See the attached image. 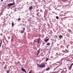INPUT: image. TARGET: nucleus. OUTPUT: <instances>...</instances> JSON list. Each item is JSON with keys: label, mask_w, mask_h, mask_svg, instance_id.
Listing matches in <instances>:
<instances>
[{"label": "nucleus", "mask_w": 73, "mask_h": 73, "mask_svg": "<svg viewBox=\"0 0 73 73\" xmlns=\"http://www.w3.org/2000/svg\"><path fill=\"white\" fill-rule=\"evenodd\" d=\"M37 65L38 66L39 68H44V67H45L46 66L45 65V64H41L40 65L39 64H37Z\"/></svg>", "instance_id": "1"}, {"label": "nucleus", "mask_w": 73, "mask_h": 73, "mask_svg": "<svg viewBox=\"0 0 73 73\" xmlns=\"http://www.w3.org/2000/svg\"><path fill=\"white\" fill-rule=\"evenodd\" d=\"M15 4V2H13V3H9L7 5V6L9 7H11L12 5H13Z\"/></svg>", "instance_id": "2"}, {"label": "nucleus", "mask_w": 73, "mask_h": 73, "mask_svg": "<svg viewBox=\"0 0 73 73\" xmlns=\"http://www.w3.org/2000/svg\"><path fill=\"white\" fill-rule=\"evenodd\" d=\"M73 63L71 64V65L70 66V67L69 68V69H70V70H71V69H72V66H73Z\"/></svg>", "instance_id": "3"}, {"label": "nucleus", "mask_w": 73, "mask_h": 73, "mask_svg": "<svg viewBox=\"0 0 73 73\" xmlns=\"http://www.w3.org/2000/svg\"><path fill=\"white\" fill-rule=\"evenodd\" d=\"M49 38H47V39H46L45 40H44V41L45 42H48V41H49Z\"/></svg>", "instance_id": "4"}, {"label": "nucleus", "mask_w": 73, "mask_h": 73, "mask_svg": "<svg viewBox=\"0 0 73 73\" xmlns=\"http://www.w3.org/2000/svg\"><path fill=\"white\" fill-rule=\"evenodd\" d=\"M40 38H39L37 40L38 44H39V43H40Z\"/></svg>", "instance_id": "5"}, {"label": "nucleus", "mask_w": 73, "mask_h": 73, "mask_svg": "<svg viewBox=\"0 0 73 73\" xmlns=\"http://www.w3.org/2000/svg\"><path fill=\"white\" fill-rule=\"evenodd\" d=\"M40 50H38V52L36 54L37 56H38V54L39 53H40Z\"/></svg>", "instance_id": "6"}, {"label": "nucleus", "mask_w": 73, "mask_h": 73, "mask_svg": "<svg viewBox=\"0 0 73 73\" xmlns=\"http://www.w3.org/2000/svg\"><path fill=\"white\" fill-rule=\"evenodd\" d=\"M24 30H23L22 31H21V33H24Z\"/></svg>", "instance_id": "7"}, {"label": "nucleus", "mask_w": 73, "mask_h": 73, "mask_svg": "<svg viewBox=\"0 0 73 73\" xmlns=\"http://www.w3.org/2000/svg\"><path fill=\"white\" fill-rule=\"evenodd\" d=\"M2 41H1V42L0 43V48L1 46V45H2Z\"/></svg>", "instance_id": "8"}, {"label": "nucleus", "mask_w": 73, "mask_h": 73, "mask_svg": "<svg viewBox=\"0 0 73 73\" xmlns=\"http://www.w3.org/2000/svg\"><path fill=\"white\" fill-rule=\"evenodd\" d=\"M50 70V68H49V67H48V68L46 70L48 71V70Z\"/></svg>", "instance_id": "9"}, {"label": "nucleus", "mask_w": 73, "mask_h": 73, "mask_svg": "<svg viewBox=\"0 0 73 73\" xmlns=\"http://www.w3.org/2000/svg\"><path fill=\"white\" fill-rule=\"evenodd\" d=\"M59 38L60 39H61V38H62V36L61 35H60L59 36Z\"/></svg>", "instance_id": "10"}, {"label": "nucleus", "mask_w": 73, "mask_h": 73, "mask_svg": "<svg viewBox=\"0 0 73 73\" xmlns=\"http://www.w3.org/2000/svg\"><path fill=\"white\" fill-rule=\"evenodd\" d=\"M32 6L30 7V8H29V9L30 10H32Z\"/></svg>", "instance_id": "11"}, {"label": "nucleus", "mask_w": 73, "mask_h": 73, "mask_svg": "<svg viewBox=\"0 0 73 73\" xmlns=\"http://www.w3.org/2000/svg\"><path fill=\"white\" fill-rule=\"evenodd\" d=\"M10 72V70H7V73H9Z\"/></svg>", "instance_id": "12"}, {"label": "nucleus", "mask_w": 73, "mask_h": 73, "mask_svg": "<svg viewBox=\"0 0 73 73\" xmlns=\"http://www.w3.org/2000/svg\"><path fill=\"white\" fill-rule=\"evenodd\" d=\"M11 25H12V27H13V26H14V23H13L12 22Z\"/></svg>", "instance_id": "13"}, {"label": "nucleus", "mask_w": 73, "mask_h": 73, "mask_svg": "<svg viewBox=\"0 0 73 73\" xmlns=\"http://www.w3.org/2000/svg\"><path fill=\"white\" fill-rule=\"evenodd\" d=\"M46 45H50V42H48L46 44Z\"/></svg>", "instance_id": "14"}, {"label": "nucleus", "mask_w": 73, "mask_h": 73, "mask_svg": "<svg viewBox=\"0 0 73 73\" xmlns=\"http://www.w3.org/2000/svg\"><path fill=\"white\" fill-rule=\"evenodd\" d=\"M56 19H59V17H58V16H57L56 17Z\"/></svg>", "instance_id": "15"}, {"label": "nucleus", "mask_w": 73, "mask_h": 73, "mask_svg": "<svg viewBox=\"0 0 73 73\" xmlns=\"http://www.w3.org/2000/svg\"><path fill=\"white\" fill-rule=\"evenodd\" d=\"M49 59H48V58H47L46 59V60L45 61L46 62H47L48 61Z\"/></svg>", "instance_id": "16"}, {"label": "nucleus", "mask_w": 73, "mask_h": 73, "mask_svg": "<svg viewBox=\"0 0 73 73\" xmlns=\"http://www.w3.org/2000/svg\"><path fill=\"white\" fill-rule=\"evenodd\" d=\"M6 68H7V66H4V69H5H5H6Z\"/></svg>", "instance_id": "17"}, {"label": "nucleus", "mask_w": 73, "mask_h": 73, "mask_svg": "<svg viewBox=\"0 0 73 73\" xmlns=\"http://www.w3.org/2000/svg\"><path fill=\"white\" fill-rule=\"evenodd\" d=\"M20 20H21V19H20V18H19L18 19V21Z\"/></svg>", "instance_id": "18"}, {"label": "nucleus", "mask_w": 73, "mask_h": 73, "mask_svg": "<svg viewBox=\"0 0 73 73\" xmlns=\"http://www.w3.org/2000/svg\"><path fill=\"white\" fill-rule=\"evenodd\" d=\"M53 73H57V72L55 71V72H53Z\"/></svg>", "instance_id": "19"}, {"label": "nucleus", "mask_w": 73, "mask_h": 73, "mask_svg": "<svg viewBox=\"0 0 73 73\" xmlns=\"http://www.w3.org/2000/svg\"><path fill=\"white\" fill-rule=\"evenodd\" d=\"M55 36L56 37V38H57V35H55Z\"/></svg>", "instance_id": "20"}, {"label": "nucleus", "mask_w": 73, "mask_h": 73, "mask_svg": "<svg viewBox=\"0 0 73 73\" xmlns=\"http://www.w3.org/2000/svg\"><path fill=\"white\" fill-rule=\"evenodd\" d=\"M65 50H66V51H67V52H68V50H67L66 49H65Z\"/></svg>", "instance_id": "21"}, {"label": "nucleus", "mask_w": 73, "mask_h": 73, "mask_svg": "<svg viewBox=\"0 0 73 73\" xmlns=\"http://www.w3.org/2000/svg\"><path fill=\"white\" fill-rule=\"evenodd\" d=\"M0 35L1 36H3V34H1Z\"/></svg>", "instance_id": "22"}, {"label": "nucleus", "mask_w": 73, "mask_h": 73, "mask_svg": "<svg viewBox=\"0 0 73 73\" xmlns=\"http://www.w3.org/2000/svg\"><path fill=\"white\" fill-rule=\"evenodd\" d=\"M11 41H13V39H11Z\"/></svg>", "instance_id": "23"}, {"label": "nucleus", "mask_w": 73, "mask_h": 73, "mask_svg": "<svg viewBox=\"0 0 73 73\" xmlns=\"http://www.w3.org/2000/svg\"><path fill=\"white\" fill-rule=\"evenodd\" d=\"M29 73H31V71L29 72Z\"/></svg>", "instance_id": "24"}, {"label": "nucleus", "mask_w": 73, "mask_h": 73, "mask_svg": "<svg viewBox=\"0 0 73 73\" xmlns=\"http://www.w3.org/2000/svg\"><path fill=\"white\" fill-rule=\"evenodd\" d=\"M3 1V0H1V2H2V1Z\"/></svg>", "instance_id": "25"}, {"label": "nucleus", "mask_w": 73, "mask_h": 73, "mask_svg": "<svg viewBox=\"0 0 73 73\" xmlns=\"http://www.w3.org/2000/svg\"><path fill=\"white\" fill-rule=\"evenodd\" d=\"M23 29H24V30H25V28H23Z\"/></svg>", "instance_id": "26"}, {"label": "nucleus", "mask_w": 73, "mask_h": 73, "mask_svg": "<svg viewBox=\"0 0 73 73\" xmlns=\"http://www.w3.org/2000/svg\"><path fill=\"white\" fill-rule=\"evenodd\" d=\"M3 64H5V62H3Z\"/></svg>", "instance_id": "27"}, {"label": "nucleus", "mask_w": 73, "mask_h": 73, "mask_svg": "<svg viewBox=\"0 0 73 73\" xmlns=\"http://www.w3.org/2000/svg\"><path fill=\"white\" fill-rule=\"evenodd\" d=\"M67 49L68 48V46L67 47Z\"/></svg>", "instance_id": "28"}, {"label": "nucleus", "mask_w": 73, "mask_h": 73, "mask_svg": "<svg viewBox=\"0 0 73 73\" xmlns=\"http://www.w3.org/2000/svg\"><path fill=\"white\" fill-rule=\"evenodd\" d=\"M68 37H69V36H68Z\"/></svg>", "instance_id": "29"}]
</instances>
